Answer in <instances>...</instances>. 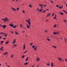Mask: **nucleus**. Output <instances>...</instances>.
Wrapping results in <instances>:
<instances>
[{
  "instance_id": "44",
  "label": "nucleus",
  "mask_w": 67,
  "mask_h": 67,
  "mask_svg": "<svg viewBox=\"0 0 67 67\" xmlns=\"http://www.w3.org/2000/svg\"><path fill=\"white\" fill-rule=\"evenodd\" d=\"M10 33H13L14 32L13 31H10Z\"/></svg>"
},
{
  "instance_id": "21",
  "label": "nucleus",
  "mask_w": 67,
  "mask_h": 67,
  "mask_svg": "<svg viewBox=\"0 0 67 67\" xmlns=\"http://www.w3.org/2000/svg\"><path fill=\"white\" fill-rule=\"evenodd\" d=\"M60 14H61V15H64V14L62 12H60Z\"/></svg>"
},
{
  "instance_id": "6",
  "label": "nucleus",
  "mask_w": 67,
  "mask_h": 67,
  "mask_svg": "<svg viewBox=\"0 0 67 67\" xmlns=\"http://www.w3.org/2000/svg\"><path fill=\"white\" fill-rule=\"evenodd\" d=\"M8 52H5V53H3V54L4 55H8Z\"/></svg>"
},
{
  "instance_id": "53",
  "label": "nucleus",
  "mask_w": 67,
  "mask_h": 67,
  "mask_svg": "<svg viewBox=\"0 0 67 67\" xmlns=\"http://www.w3.org/2000/svg\"><path fill=\"white\" fill-rule=\"evenodd\" d=\"M39 66V65H37V67H38Z\"/></svg>"
},
{
  "instance_id": "5",
  "label": "nucleus",
  "mask_w": 67,
  "mask_h": 67,
  "mask_svg": "<svg viewBox=\"0 0 67 67\" xmlns=\"http://www.w3.org/2000/svg\"><path fill=\"white\" fill-rule=\"evenodd\" d=\"M26 47H25V44H23V49L24 50L25 49V48Z\"/></svg>"
},
{
  "instance_id": "17",
  "label": "nucleus",
  "mask_w": 67,
  "mask_h": 67,
  "mask_svg": "<svg viewBox=\"0 0 67 67\" xmlns=\"http://www.w3.org/2000/svg\"><path fill=\"white\" fill-rule=\"evenodd\" d=\"M27 25V29H30V27L29 26L28 24L26 25Z\"/></svg>"
},
{
  "instance_id": "32",
  "label": "nucleus",
  "mask_w": 67,
  "mask_h": 67,
  "mask_svg": "<svg viewBox=\"0 0 67 67\" xmlns=\"http://www.w3.org/2000/svg\"><path fill=\"white\" fill-rule=\"evenodd\" d=\"M25 56V55H23L22 56V58H24V57Z\"/></svg>"
},
{
  "instance_id": "56",
  "label": "nucleus",
  "mask_w": 67,
  "mask_h": 67,
  "mask_svg": "<svg viewBox=\"0 0 67 67\" xmlns=\"http://www.w3.org/2000/svg\"><path fill=\"white\" fill-rule=\"evenodd\" d=\"M35 65H32V67H34Z\"/></svg>"
},
{
  "instance_id": "49",
  "label": "nucleus",
  "mask_w": 67,
  "mask_h": 67,
  "mask_svg": "<svg viewBox=\"0 0 67 67\" xmlns=\"http://www.w3.org/2000/svg\"><path fill=\"white\" fill-rule=\"evenodd\" d=\"M7 66L8 67H10V66L9 65H7Z\"/></svg>"
},
{
  "instance_id": "19",
  "label": "nucleus",
  "mask_w": 67,
  "mask_h": 67,
  "mask_svg": "<svg viewBox=\"0 0 67 67\" xmlns=\"http://www.w3.org/2000/svg\"><path fill=\"white\" fill-rule=\"evenodd\" d=\"M40 58H37V61H38H38H39V60H40Z\"/></svg>"
},
{
  "instance_id": "25",
  "label": "nucleus",
  "mask_w": 67,
  "mask_h": 67,
  "mask_svg": "<svg viewBox=\"0 0 67 67\" xmlns=\"http://www.w3.org/2000/svg\"><path fill=\"white\" fill-rule=\"evenodd\" d=\"M63 21H64V22H65V23H66V22H67V20H66L65 19H64L63 20Z\"/></svg>"
},
{
  "instance_id": "29",
  "label": "nucleus",
  "mask_w": 67,
  "mask_h": 67,
  "mask_svg": "<svg viewBox=\"0 0 67 67\" xmlns=\"http://www.w3.org/2000/svg\"><path fill=\"white\" fill-rule=\"evenodd\" d=\"M13 46H14L15 47H16L17 46V45L16 44H14L13 45Z\"/></svg>"
},
{
  "instance_id": "23",
  "label": "nucleus",
  "mask_w": 67,
  "mask_h": 67,
  "mask_svg": "<svg viewBox=\"0 0 67 67\" xmlns=\"http://www.w3.org/2000/svg\"><path fill=\"white\" fill-rule=\"evenodd\" d=\"M43 10V9H40V10H39V12H42V10Z\"/></svg>"
},
{
  "instance_id": "41",
  "label": "nucleus",
  "mask_w": 67,
  "mask_h": 67,
  "mask_svg": "<svg viewBox=\"0 0 67 67\" xmlns=\"http://www.w3.org/2000/svg\"><path fill=\"white\" fill-rule=\"evenodd\" d=\"M56 27V25H55L54 26V27Z\"/></svg>"
},
{
  "instance_id": "47",
  "label": "nucleus",
  "mask_w": 67,
  "mask_h": 67,
  "mask_svg": "<svg viewBox=\"0 0 67 67\" xmlns=\"http://www.w3.org/2000/svg\"><path fill=\"white\" fill-rule=\"evenodd\" d=\"M33 45V43H31L30 44V45Z\"/></svg>"
},
{
  "instance_id": "50",
  "label": "nucleus",
  "mask_w": 67,
  "mask_h": 67,
  "mask_svg": "<svg viewBox=\"0 0 67 67\" xmlns=\"http://www.w3.org/2000/svg\"><path fill=\"white\" fill-rule=\"evenodd\" d=\"M13 57V55H12L11 56V57L12 58V57Z\"/></svg>"
},
{
  "instance_id": "30",
  "label": "nucleus",
  "mask_w": 67,
  "mask_h": 67,
  "mask_svg": "<svg viewBox=\"0 0 67 67\" xmlns=\"http://www.w3.org/2000/svg\"><path fill=\"white\" fill-rule=\"evenodd\" d=\"M15 34L16 35H18V33L17 32H15Z\"/></svg>"
},
{
  "instance_id": "22",
  "label": "nucleus",
  "mask_w": 67,
  "mask_h": 67,
  "mask_svg": "<svg viewBox=\"0 0 67 67\" xmlns=\"http://www.w3.org/2000/svg\"><path fill=\"white\" fill-rule=\"evenodd\" d=\"M28 59H29V57H27L26 58L25 60V61H27Z\"/></svg>"
},
{
  "instance_id": "1",
  "label": "nucleus",
  "mask_w": 67,
  "mask_h": 67,
  "mask_svg": "<svg viewBox=\"0 0 67 67\" xmlns=\"http://www.w3.org/2000/svg\"><path fill=\"white\" fill-rule=\"evenodd\" d=\"M2 20L3 21H5V23L7 21V22H9V20L8 19V18L7 17H5V19H2Z\"/></svg>"
},
{
  "instance_id": "40",
  "label": "nucleus",
  "mask_w": 67,
  "mask_h": 67,
  "mask_svg": "<svg viewBox=\"0 0 67 67\" xmlns=\"http://www.w3.org/2000/svg\"><path fill=\"white\" fill-rule=\"evenodd\" d=\"M64 40H65V42H66V41H67V39H65V38H64Z\"/></svg>"
},
{
  "instance_id": "36",
  "label": "nucleus",
  "mask_w": 67,
  "mask_h": 67,
  "mask_svg": "<svg viewBox=\"0 0 67 67\" xmlns=\"http://www.w3.org/2000/svg\"><path fill=\"white\" fill-rule=\"evenodd\" d=\"M47 6V5L46 4H45L44 6V7L45 8V7H46Z\"/></svg>"
},
{
  "instance_id": "4",
  "label": "nucleus",
  "mask_w": 67,
  "mask_h": 67,
  "mask_svg": "<svg viewBox=\"0 0 67 67\" xmlns=\"http://www.w3.org/2000/svg\"><path fill=\"white\" fill-rule=\"evenodd\" d=\"M16 42V39H15L14 40V41L13 42L12 44H15V42Z\"/></svg>"
},
{
  "instance_id": "27",
  "label": "nucleus",
  "mask_w": 67,
  "mask_h": 67,
  "mask_svg": "<svg viewBox=\"0 0 67 67\" xmlns=\"http://www.w3.org/2000/svg\"><path fill=\"white\" fill-rule=\"evenodd\" d=\"M63 8V6H62V7H59V9H62Z\"/></svg>"
},
{
  "instance_id": "28",
  "label": "nucleus",
  "mask_w": 67,
  "mask_h": 67,
  "mask_svg": "<svg viewBox=\"0 0 67 67\" xmlns=\"http://www.w3.org/2000/svg\"><path fill=\"white\" fill-rule=\"evenodd\" d=\"M9 41H8L7 42H5V44H7L9 43Z\"/></svg>"
},
{
  "instance_id": "12",
  "label": "nucleus",
  "mask_w": 67,
  "mask_h": 67,
  "mask_svg": "<svg viewBox=\"0 0 67 67\" xmlns=\"http://www.w3.org/2000/svg\"><path fill=\"white\" fill-rule=\"evenodd\" d=\"M51 65L52 67H53L54 66V64H53V62H51Z\"/></svg>"
},
{
  "instance_id": "48",
  "label": "nucleus",
  "mask_w": 67,
  "mask_h": 67,
  "mask_svg": "<svg viewBox=\"0 0 67 67\" xmlns=\"http://www.w3.org/2000/svg\"><path fill=\"white\" fill-rule=\"evenodd\" d=\"M47 66H49V63H47Z\"/></svg>"
},
{
  "instance_id": "55",
  "label": "nucleus",
  "mask_w": 67,
  "mask_h": 67,
  "mask_svg": "<svg viewBox=\"0 0 67 67\" xmlns=\"http://www.w3.org/2000/svg\"><path fill=\"white\" fill-rule=\"evenodd\" d=\"M46 11H48V10H49V9H47L46 10Z\"/></svg>"
},
{
  "instance_id": "52",
  "label": "nucleus",
  "mask_w": 67,
  "mask_h": 67,
  "mask_svg": "<svg viewBox=\"0 0 67 67\" xmlns=\"http://www.w3.org/2000/svg\"><path fill=\"white\" fill-rule=\"evenodd\" d=\"M24 12H25V10H23V13H24Z\"/></svg>"
},
{
  "instance_id": "38",
  "label": "nucleus",
  "mask_w": 67,
  "mask_h": 67,
  "mask_svg": "<svg viewBox=\"0 0 67 67\" xmlns=\"http://www.w3.org/2000/svg\"><path fill=\"white\" fill-rule=\"evenodd\" d=\"M46 11V10H44V11L42 12V13H45Z\"/></svg>"
},
{
  "instance_id": "18",
  "label": "nucleus",
  "mask_w": 67,
  "mask_h": 67,
  "mask_svg": "<svg viewBox=\"0 0 67 67\" xmlns=\"http://www.w3.org/2000/svg\"><path fill=\"white\" fill-rule=\"evenodd\" d=\"M5 27H7V25H4V26L3 27V29H5Z\"/></svg>"
},
{
  "instance_id": "37",
  "label": "nucleus",
  "mask_w": 67,
  "mask_h": 67,
  "mask_svg": "<svg viewBox=\"0 0 67 67\" xmlns=\"http://www.w3.org/2000/svg\"><path fill=\"white\" fill-rule=\"evenodd\" d=\"M47 40L48 41H50V39H49V38H47Z\"/></svg>"
},
{
  "instance_id": "34",
  "label": "nucleus",
  "mask_w": 67,
  "mask_h": 67,
  "mask_svg": "<svg viewBox=\"0 0 67 67\" xmlns=\"http://www.w3.org/2000/svg\"><path fill=\"white\" fill-rule=\"evenodd\" d=\"M17 11H19V8H16Z\"/></svg>"
},
{
  "instance_id": "31",
  "label": "nucleus",
  "mask_w": 67,
  "mask_h": 67,
  "mask_svg": "<svg viewBox=\"0 0 67 67\" xmlns=\"http://www.w3.org/2000/svg\"><path fill=\"white\" fill-rule=\"evenodd\" d=\"M53 47H54V48H57L56 46H53Z\"/></svg>"
},
{
  "instance_id": "11",
  "label": "nucleus",
  "mask_w": 67,
  "mask_h": 67,
  "mask_svg": "<svg viewBox=\"0 0 67 67\" xmlns=\"http://www.w3.org/2000/svg\"><path fill=\"white\" fill-rule=\"evenodd\" d=\"M53 19H54V20H56V14L55 15V16L54 17Z\"/></svg>"
},
{
  "instance_id": "64",
  "label": "nucleus",
  "mask_w": 67,
  "mask_h": 67,
  "mask_svg": "<svg viewBox=\"0 0 67 67\" xmlns=\"http://www.w3.org/2000/svg\"><path fill=\"white\" fill-rule=\"evenodd\" d=\"M5 63L6 64V65H7V63L5 62Z\"/></svg>"
},
{
  "instance_id": "33",
  "label": "nucleus",
  "mask_w": 67,
  "mask_h": 67,
  "mask_svg": "<svg viewBox=\"0 0 67 67\" xmlns=\"http://www.w3.org/2000/svg\"><path fill=\"white\" fill-rule=\"evenodd\" d=\"M29 7H30V8H32V5H31V4H29Z\"/></svg>"
},
{
  "instance_id": "43",
  "label": "nucleus",
  "mask_w": 67,
  "mask_h": 67,
  "mask_svg": "<svg viewBox=\"0 0 67 67\" xmlns=\"http://www.w3.org/2000/svg\"><path fill=\"white\" fill-rule=\"evenodd\" d=\"M27 52V51H25V52L24 53V54L25 53H26V52Z\"/></svg>"
},
{
  "instance_id": "45",
  "label": "nucleus",
  "mask_w": 67,
  "mask_h": 67,
  "mask_svg": "<svg viewBox=\"0 0 67 67\" xmlns=\"http://www.w3.org/2000/svg\"><path fill=\"white\" fill-rule=\"evenodd\" d=\"M45 32L46 33H47L48 32L46 30H45Z\"/></svg>"
},
{
  "instance_id": "10",
  "label": "nucleus",
  "mask_w": 67,
  "mask_h": 67,
  "mask_svg": "<svg viewBox=\"0 0 67 67\" xmlns=\"http://www.w3.org/2000/svg\"><path fill=\"white\" fill-rule=\"evenodd\" d=\"M9 26H11V27H13L14 26V24H9Z\"/></svg>"
},
{
  "instance_id": "46",
  "label": "nucleus",
  "mask_w": 67,
  "mask_h": 67,
  "mask_svg": "<svg viewBox=\"0 0 67 67\" xmlns=\"http://www.w3.org/2000/svg\"><path fill=\"white\" fill-rule=\"evenodd\" d=\"M56 7H59V5H56Z\"/></svg>"
},
{
  "instance_id": "26",
  "label": "nucleus",
  "mask_w": 67,
  "mask_h": 67,
  "mask_svg": "<svg viewBox=\"0 0 67 67\" xmlns=\"http://www.w3.org/2000/svg\"><path fill=\"white\" fill-rule=\"evenodd\" d=\"M50 14H51V13H49V14H47L46 16V17H47V16H49V15H50Z\"/></svg>"
},
{
  "instance_id": "7",
  "label": "nucleus",
  "mask_w": 67,
  "mask_h": 67,
  "mask_svg": "<svg viewBox=\"0 0 67 67\" xmlns=\"http://www.w3.org/2000/svg\"><path fill=\"white\" fill-rule=\"evenodd\" d=\"M58 33H59V32H58H58H54L53 33V34L54 35H56V34H58Z\"/></svg>"
},
{
  "instance_id": "13",
  "label": "nucleus",
  "mask_w": 67,
  "mask_h": 67,
  "mask_svg": "<svg viewBox=\"0 0 67 67\" xmlns=\"http://www.w3.org/2000/svg\"><path fill=\"white\" fill-rule=\"evenodd\" d=\"M31 22H29L28 23V24L29 25V26L30 27H31Z\"/></svg>"
},
{
  "instance_id": "57",
  "label": "nucleus",
  "mask_w": 67,
  "mask_h": 67,
  "mask_svg": "<svg viewBox=\"0 0 67 67\" xmlns=\"http://www.w3.org/2000/svg\"><path fill=\"white\" fill-rule=\"evenodd\" d=\"M37 11H39V9H38L37 8Z\"/></svg>"
},
{
  "instance_id": "59",
  "label": "nucleus",
  "mask_w": 67,
  "mask_h": 67,
  "mask_svg": "<svg viewBox=\"0 0 67 67\" xmlns=\"http://www.w3.org/2000/svg\"><path fill=\"white\" fill-rule=\"evenodd\" d=\"M3 26H4V25H3L1 26V27H3Z\"/></svg>"
},
{
  "instance_id": "54",
  "label": "nucleus",
  "mask_w": 67,
  "mask_h": 67,
  "mask_svg": "<svg viewBox=\"0 0 67 67\" xmlns=\"http://www.w3.org/2000/svg\"><path fill=\"white\" fill-rule=\"evenodd\" d=\"M54 14H53L52 15V16H54Z\"/></svg>"
},
{
  "instance_id": "35",
  "label": "nucleus",
  "mask_w": 67,
  "mask_h": 67,
  "mask_svg": "<svg viewBox=\"0 0 67 67\" xmlns=\"http://www.w3.org/2000/svg\"><path fill=\"white\" fill-rule=\"evenodd\" d=\"M20 27H21V28L22 27V25L21 24H20Z\"/></svg>"
},
{
  "instance_id": "63",
  "label": "nucleus",
  "mask_w": 67,
  "mask_h": 67,
  "mask_svg": "<svg viewBox=\"0 0 67 67\" xmlns=\"http://www.w3.org/2000/svg\"><path fill=\"white\" fill-rule=\"evenodd\" d=\"M2 37H1V36H0V38H2Z\"/></svg>"
},
{
  "instance_id": "9",
  "label": "nucleus",
  "mask_w": 67,
  "mask_h": 67,
  "mask_svg": "<svg viewBox=\"0 0 67 67\" xmlns=\"http://www.w3.org/2000/svg\"><path fill=\"white\" fill-rule=\"evenodd\" d=\"M12 10H13L14 11H16V9L12 7Z\"/></svg>"
},
{
  "instance_id": "20",
  "label": "nucleus",
  "mask_w": 67,
  "mask_h": 67,
  "mask_svg": "<svg viewBox=\"0 0 67 67\" xmlns=\"http://www.w3.org/2000/svg\"><path fill=\"white\" fill-rule=\"evenodd\" d=\"M28 62H26L24 63L25 65H26L28 64Z\"/></svg>"
},
{
  "instance_id": "58",
  "label": "nucleus",
  "mask_w": 67,
  "mask_h": 67,
  "mask_svg": "<svg viewBox=\"0 0 67 67\" xmlns=\"http://www.w3.org/2000/svg\"><path fill=\"white\" fill-rule=\"evenodd\" d=\"M48 21V20H46V22H47V21Z\"/></svg>"
},
{
  "instance_id": "2",
  "label": "nucleus",
  "mask_w": 67,
  "mask_h": 67,
  "mask_svg": "<svg viewBox=\"0 0 67 67\" xmlns=\"http://www.w3.org/2000/svg\"><path fill=\"white\" fill-rule=\"evenodd\" d=\"M32 48H34V49L35 51H37V46H35V45H34L33 46H32Z\"/></svg>"
},
{
  "instance_id": "16",
  "label": "nucleus",
  "mask_w": 67,
  "mask_h": 67,
  "mask_svg": "<svg viewBox=\"0 0 67 67\" xmlns=\"http://www.w3.org/2000/svg\"><path fill=\"white\" fill-rule=\"evenodd\" d=\"M3 47H2L0 49V50L1 51H3Z\"/></svg>"
},
{
  "instance_id": "42",
  "label": "nucleus",
  "mask_w": 67,
  "mask_h": 67,
  "mask_svg": "<svg viewBox=\"0 0 67 67\" xmlns=\"http://www.w3.org/2000/svg\"><path fill=\"white\" fill-rule=\"evenodd\" d=\"M16 27V26H14L13 27V28H15Z\"/></svg>"
},
{
  "instance_id": "14",
  "label": "nucleus",
  "mask_w": 67,
  "mask_h": 67,
  "mask_svg": "<svg viewBox=\"0 0 67 67\" xmlns=\"http://www.w3.org/2000/svg\"><path fill=\"white\" fill-rule=\"evenodd\" d=\"M44 5L42 4H39V6L40 7H43Z\"/></svg>"
},
{
  "instance_id": "62",
  "label": "nucleus",
  "mask_w": 67,
  "mask_h": 67,
  "mask_svg": "<svg viewBox=\"0 0 67 67\" xmlns=\"http://www.w3.org/2000/svg\"><path fill=\"white\" fill-rule=\"evenodd\" d=\"M41 8H43V7H41Z\"/></svg>"
},
{
  "instance_id": "15",
  "label": "nucleus",
  "mask_w": 67,
  "mask_h": 67,
  "mask_svg": "<svg viewBox=\"0 0 67 67\" xmlns=\"http://www.w3.org/2000/svg\"><path fill=\"white\" fill-rule=\"evenodd\" d=\"M4 42V41H1V42L0 44L2 45V44H3V43Z\"/></svg>"
},
{
  "instance_id": "24",
  "label": "nucleus",
  "mask_w": 67,
  "mask_h": 67,
  "mask_svg": "<svg viewBox=\"0 0 67 67\" xmlns=\"http://www.w3.org/2000/svg\"><path fill=\"white\" fill-rule=\"evenodd\" d=\"M26 21L27 22H30V21L26 19Z\"/></svg>"
},
{
  "instance_id": "39",
  "label": "nucleus",
  "mask_w": 67,
  "mask_h": 67,
  "mask_svg": "<svg viewBox=\"0 0 67 67\" xmlns=\"http://www.w3.org/2000/svg\"><path fill=\"white\" fill-rule=\"evenodd\" d=\"M4 36H5V37H7V35H4Z\"/></svg>"
},
{
  "instance_id": "8",
  "label": "nucleus",
  "mask_w": 67,
  "mask_h": 67,
  "mask_svg": "<svg viewBox=\"0 0 67 67\" xmlns=\"http://www.w3.org/2000/svg\"><path fill=\"white\" fill-rule=\"evenodd\" d=\"M0 34H6V33L4 32H0Z\"/></svg>"
},
{
  "instance_id": "60",
  "label": "nucleus",
  "mask_w": 67,
  "mask_h": 67,
  "mask_svg": "<svg viewBox=\"0 0 67 67\" xmlns=\"http://www.w3.org/2000/svg\"><path fill=\"white\" fill-rule=\"evenodd\" d=\"M3 40H5V38H3Z\"/></svg>"
},
{
  "instance_id": "51",
  "label": "nucleus",
  "mask_w": 67,
  "mask_h": 67,
  "mask_svg": "<svg viewBox=\"0 0 67 67\" xmlns=\"http://www.w3.org/2000/svg\"><path fill=\"white\" fill-rule=\"evenodd\" d=\"M51 2L52 3H53V1H51Z\"/></svg>"
},
{
  "instance_id": "3",
  "label": "nucleus",
  "mask_w": 67,
  "mask_h": 67,
  "mask_svg": "<svg viewBox=\"0 0 67 67\" xmlns=\"http://www.w3.org/2000/svg\"><path fill=\"white\" fill-rule=\"evenodd\" d=\"M58 59L59 61H60V60H62V61H63V62H64V60H63L61 58H60L59 57L58 58Z\"/></svg>"
},
{
  "instance_id": "61",
  "label": "nucleus",
  "mask_w": 67,
  "mask_h": 67,
  "mask_svg": "<svg viewBox=\"0 0 67 67\" xmlns=\"http://www.w3.org/2000/svg\"><path fill=\"white\" fill-rule=\"evenodd\" d=\"M22 32L23 33H24V32H25V31H22Z\"/></svg>"
}]
</instances>
